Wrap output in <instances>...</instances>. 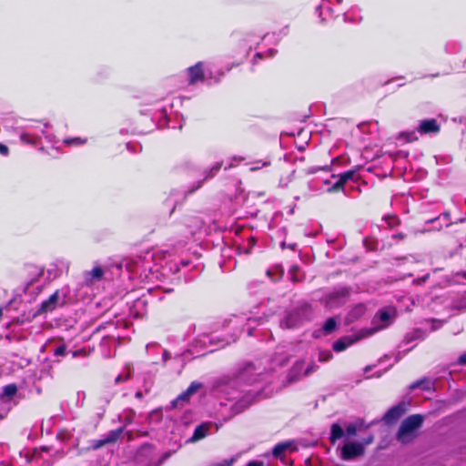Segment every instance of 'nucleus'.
Masks as SVG:
<instances>
[{
	"label": "nucleus",
	"instance_id": "26",
	"mask_svg": "<svg viewBox=\"0 0 466 466\" xmlns=\"http://www.w3.org/2000/svg\"><path fill=\"white\" fill-rule=\"evenodd\" d=\"M363 426V421L360 420L357 423L349 424L346 428L347 434L349 436H355L358 429Z\"/></svg>",
	"mask_w": 466,
	"mask_h": 466
},
{
	"label": "nucleus",
	"instance_id": "34",
	"mask_svg": "<svg viewBox=\"0 0 466 466\" xmlns=\"http://www.w3.org/2000/svg\"><path fill=\"white\" fill-rule=\"evenodd\" d=\"M455 308L460 310L466 309V292L463 294L461 300L456 303Z\"/></svg>",
	"mask_w": 466,
	"mask_h": 466
},
{
	"label": "nucleus",
	"instance_id": "17",
	"mask_svg": "<svg viewBox=\"0 0 466 466\" xmlns=\"http://www.w3.org/2000/svg\"><path fill=\"white\" fill-rule=\"evenodd\" d=\"M17 393V386L14 383L5 385L2 388L0 400L3 402H10Z\"/></svg>",
	"mask_w": 466,
	"mask_h": 466
},
{
	"label": "nucleus",
	"instance_id": "7",
	"mask_svg": "<svg viewBox=\"0 0 466 466\" xmlns=\"http://www.w3.org/2000/svg\"><path fill=\"white\" fill-rule=\"evenodd\" d=\"M306 311L307 308L303 307L288 312L280 321V326L287 329H292L299 326L304 320Z\"/></svg>",
	"mask_w": 466,
	"mask_h": 466
},
{
	"label": "nucleus",
	"instance_id": "58",
	"mask_svg": "<svg viewBox=\"0 0 466 466\" xmlns=\"http://www.w3.org/2000/svg\"><path fill=\"white\" fill-rule=\"evenodd\" d=\"M233 167V165H232V164H230L228 167H226V169H227V168H229V167Z\"/></svg>",
	"mask_w": 466,
	"mask_h": 466
},
{
	"label": "nucleus",
	"instance_id": "50",
	"mask_svg": "<svg viewBox=\"0 0 466 466\" xmlns=\"http://www.w3.org/2000/svg\"><path fill=\"white\" fill-rule=\"evenodd\" d=\"M168 358H169V353L167 350H165L163 352V359H164V360H167Z\"/></svg>",
	"mask_w": 466,
	"mask_h": 466
},
{
	"label": "nucleus",
	"instance_id": "23",
	"mask_svg": "<svg viewBox=\"0 0 466 466\" xmlns=\"http://www.w3.org/2000/svg\"><path fill=\"white\" fill-rule=\"evenodd\" d=\"M85 277L87 282L99 280L103 277V270L100 267H95L90 271L86 272Z\"/></svg>",
	"mask_w": 466,
	"mask_h": 466
},
{
	"label": "nucleus",
	"instance_id": "13",
	"mask_svg": "<svg viewBox=\"0 0 466 466\" xmlns=\"http://www.w3.org/2000/svg\"><path fill=\"white\" fill-rule=\"evenodd\" d=\"M204 66L203 62H198L196 65L187 68L189 84L193 85L204 80Z\"/></svg>",
	"mask_w": 466,
	"mask_h": 466
},
{
	"label": "nucleus",
	"instance_id": "57",
	"mask_svg": "<svg viewBox=\"0 0 466 466\" xmlns=\"http://www.w3.org/2000/svg\"><path fill=\"white\" fill-rule=\"evenodd\" d=\"M195 232H196V230H195V229H192V230L190 231V233H191L192 235H193V234H195Z\"/></svg>",
	"mask_w": 466,
	"mask_h": 466
},
{
	"label": "nucleus",
	"instance_id": "41",
	"mask_svg": "<svg viewBox=\"0 0 466 466\" xmlns=\"http://www.w3.org/2000/svg\"><path fill=\"white\" fill-rule=\"evenodd\" d=\"M373 436L372 435H370L368 436L367 438H365L362 442H360L361 444H363V447L365 448L366 445H369L370 443H372L373 441Z\"/></svg>",
	"mask_w": 466,
	"mask_h": 466
},
{
	"label": "nucleus",
	"instance_id": "24",
	"mask_svg": "<svg viewBox=\"0 0 466 466\" xmlns=\"http://www.w3.org/2000/svg\"><path fill=\"white\" fill-rule=\"evenodd\" d=\"M343 430L339 424L334 423L331 425V431L329 437L331 443L334 444L339 439H340L343 436Z\"/></svg>",
	"mask_w": 466,
	"mask_h": 466
},
{
	"label": "nucleus",
	"instance_id": "18",
	"mask_svg": "<svg viewBox=\"0 0 466 466\" xmlns=\"http://www.w3.org/2000/svg\"><path fill=\"white\" fill-rule=\"evenodd\" d=\"M355 175H356L355 171H346V172L342 173L339 177V179L328 190L329 191L339 190L348 180L354 179Z\"/></svg>",
	"mask_w": 466,
	"mask_h": 466
},
{
	"label": "nucleus",
	"instance_id": "44",
	"mask_svg": "<svg viewBox=\"0 0 466 466\" xmlns=\"http://www.w3.org/2000/svg\"><path fill=\"white\" fill-rule=\"evenodd\" d=\"M240 322H242V319L241 318H238V317H235L233 319H230L229 320V324H233L234 326H237L238 324H239Z\"/></svg>",
	"mask_w": 466,
	"mask_h": 466
},
{
	"label": "nucleus",
	"instance_id": "14",
	"mask_svg": "<svg viewBox=\"0 0 466 466\" xmlns=\"http://www.w3.org/2000/svg\"><path fill=\"white\" fill-rule=\"evenodd\" d=\"M296 450V447L294 446V442L288 441L279 442L272 450V455L276 458H279L280 460H283V456L286 451H293Z\"/></svg>",
	"mask_w": 466,
	"mask_h": 466
},
{
	"label": "nucleus",
	"instance_id": "12",
	"mask_svg": "<svg viewBox=\"0 0 466 466\" xmlns=\"http://www.w3.org/2000/svg\"><path fill=\"white\" fill-rule=\"evenodd\" d=\"M440 125L434 118L424 119L420 121L417 132L420 135L437 134L440 131Z\"/></svg>",
	"mask_w": 466,
	"mask_h": 466
},
{
	"label": "nucleus",
	"instance_id": "29",
	"mask_svg": "<svg viewBox=\"0 0 466 466\" xmlns=\"http://www.w3.org/2000/svg\"><path fill=\"white\" fill-rule=\"evenodd\" d=\"M276 51L272 48L268 49L266 53L257 52L254 56L253 62L256 63L257 59H261L263 57H272L275 55Z\"/></svg>",
	"mask_w": 466,
	"mask_h": 466
},
{
	"label": "nucleus",
	"instance_id": "9",
	"mask_svg": "<svg viewBox=\"0 0 466 466\" xmlns=\"http://www.w3.org/2000/svg\"><path fill=\"white\" fill-rule=\"evenodd\" d=\"M365 337H368V336L365 333L364 329L360 330L356 335L344 336L333 343L332 349L336 352H341V351L345 350L346 349H348L350 346H351L356 341H358Z\"/></svg>",
	"mask_w": 466,
	"mask_h": 466
},
{
	"label": "nucleus",
	"instance_id": "32",
	"mask_svg": "<svg viewBox=\"0 0 466 466\" xmlns=\"http://www.w3.org/2000/svg\"><path fill=\"white\" fill-rule=\"evenodd\" d=\"M288 361H289L288 356H286V355L282 356V352L278 353L274 357V360H273L274 363H279L280 366L285 365L286 363H288Z\"/></svg>",
	"mask_w": 466,
	"mask_h": 466
},
{
	"label": "nucleus",
	"instance_id": "54",
	"mask_svg": "<svg viewBox=\"0 0 466 466\" xmlns=\"http://www.w3.org/2000/svg\"><path fill=\"white\" fill-rule=\"evenodd\" d=\"M136 397H137V398H141V397H142V392H141V391H137V392L136 393Z\"/></svg>",
	"mask_w": 466,
	"mask_h": 466
},
{
	"label": "nucleus",
	"instance_id": "55",
	"mask_svg": "<svg viewBox=\"0 0 466 466\" xmlns=\"http://www.w3.org/2000/svg\"><path fill=\"white\" fill-rule=\"evenodd\" d=\"M368 242H369V239H365V240H364V245H365L368 248H370L368 247Z\"/></svg>",
	"mask_w": 466,
	"mask_h": 466
},
{
	"label": "nucleus",
	"instance_id": "46",
	"mask_svg": "<svg viewBox=\"0 0 466 466\" xmlns=\"http://www.w3.org/2000/svg\"><path fill=\"white\" fill-rule=\"evenodd\" d=\"M459 363L462 364V365H466V352L460 356Z\"/></svg>",
	"mask_w": 466,
	"mask_h": 466
},
{
	"label": "nucleus",
	"instance_id": "60",
	"mask_svg": "<svg viewBox=\"0 0 466 466\" xmlns=\"http://www.w3.org/2000/svg\"><path fill=\"white\" fill-rule=\"evenodd\" d=\"M465 277H466V272H465Z\"/></svg>",
	"mask_w": 466,
	"mask_h": 466
},
{
	"label": "nucleus",
	"instance_id": "52",
	"mask_svg": "<svg viewBox=\"0 0 466 466\" xmlns=\"http://www.w3.org/2000/svg\"><path fill=\"white\" fill-rule=\"evenodd\" d=\"M392 238H400V239H402L403 238V235L402 234H397V235H393Z\"/></svg>",
	"mask_w": 466,
	"mask_h": 466
},
{
	"label": "nucleus",
	"instance_id": "3",
	"mask_svg": "<svg viewBox=\"0 0 466 466\" xmlns=\"http://www.w3.org/2000/svg\"><path fill=\"white\" fill-rule=\"evenodd\" d=\"M424 417L414 414L407 417L400 424L397 433V440L401 443H408L415 438V431L421 427Z\"/></svg>",
	"mask_w": 466,
	"mask_h": 466
},
{
	"label": "nucleus",
	"instance_id": "33",
	"mask_svg": "<svg viewBox=\"0 0 466 466\" xmlns=\"http://www.w3.org/2000/svg\"><path fill=\"white\" fill-rule=\"evenodd\" d=\"M105 445H106V442L104 437H102L99 440L93 441L91 443V448L93 450H98Z\"/></svg>",
	"mask_w": 466,
	"mask_h": 466
},
{
	"label": "nucleus",
	"instance_id": "16",
	"mask_svg": "<svg viewBox=\"0 0 466 466\" xmlns=\"http://www.w3.org/2000/svg\"><path fill=\"white\" fill-rule=\"evenodd\" d=\"M266 36H267L266 35L264 36H260V35H256L253 33H247L243 36V39H242L243 46H246L248 49V52H249L253 48H257V46L258 45V40H262Z\"/></svg>",
	"mask_w": 466,
	"mask_h": 466
},
{
	"label": "nucleus",
	"instance_id": "51",
	"mask_svg": "<svg viewBox=\"0 0 466 466\" xmlns=\"http://www.w3.org/2000/svg\"><path fill=\"white\" fill-rule=\"evenodd\" d=\"M180 264H181L183 267H187V266H188V264H189V262H188V260H184V259H183V260H181V261H180Z\"/></svg>",
	"mask_w": 466,
	"mask_h": 466
},
{
	"label": "nucleus",
	"instance_id": "53",
	"mask_svg": "<svg viewBox=\"0 0 466 466\" xmlns=\"http://www.w3.org/2000/svg\"><path fill=\"white\" fill-rule=\"evenodd\" d=\"M201 228V221L198 220L196 223V228Z\"/></svg>",
	"mask_w": 466,
	"mask_h": 466
},
{
	"label": "nucleus",
	"instance_id": "42",
	"mask_svg": "<svg viewBox=\"0 0 466 466\" xmlns=\"http://www.w3.org/2000/svg\"><path fill=\"white\" fill-rule=\"evenodd\" d=\"M431 324H432L431 329L435 330V329H439L441 326L442 322L440 321V320H435L434 319V320L431 321Z\"/></svg>",
	"mask_w": 466,
	"mask_h": 466
},
{
	"label": "nucleus",
	"instance_id": "48",
	"mask_svg": "<svg viewBox=\"0 0 466 466\" xmlns=\"http://www.w3.org/2000/svg\"><path fill=\"white\" fill-rule=\"evenodd\" d=\"M422 383H423V381H422V380L416 381V382H414V383L410 386V388H411V389L419 388V387H420V385H421Z\"/></svg>",
	"mask_w": 466,
	"mask_h": 466
},
{
	"label": "nucleus",
	"instance_id": "40",
	"mask_svg": "<svg viewBox=\"0 0 466 466\" xmlns=\"http://www.w3.org/2000/svg\"><path fill=\"white\" fill-rule=\"evenodd\" d=\"M386 221L390 227H393L398 223V218L394 216L386 218Z\"/></svg>",
	"mask_w": 466,
	"mask_h": 466
},
{
	"label": "nucleus",
	"instance_id": "8",
	"mask_svg": "<svg viewBox=\"0 0 466 466\" xmlns=\"http://www.w3.org/2000/svg\"><path fill=\"white\" fill-rule=\"evenodd\" d=\"M365 452L363 444L360 442H348L341 449L340 458L343 461H351L362 456Z\"/></svg>",
	"mask_w": 466,
	"mask_h": 466
},
{
	"label": "nucleus",
	"instance_id": "47",
	"mask_svg": "<svg viewBox=\"0 0 466 466\" xmlns=\"http://www.w3.org/2000/svg\"><path fill=\"white\" fill-rule=\"evenodd\" d=\"M247 466H263V463L261 461H251L247 464Z\"/></svg>",
	"mask_w": 466,
	"mask_h": 466
},
{
	"label": "nucleus",
	"instance_id": "21",
	"mask_svg": "<svg viewBox=\"0 0 466 466\" xmlns=\"http://www.w3.org/2000/svg\"><path fill=\"white\" fill-rule=\"evenodd\" d=\"M366 312V307L363 304L356 305L348 314L347 320L352 322L362 317Z\"/></svg>",
	"mask_w": 466,
	"mask_h": 466
},
{
	"label": "nucleus",
	"instance_id": "45",
	"mask_svg": "<svg viewBox=\"0 0 466 466\" xmlns=\"http://www.w3.org/2000/svg\"><path fill=\"white\" fill-rule=\"evenodd\" d=\"M247 321H248L247 325L248 326V327L247 328V329H248V335H249V336H251L252 332H251L250 323H251V322H253V321H255V320H254L253 319H251V318H248V319H247Z\"/></svg>",
	"mask_w": 466,
	"mask_h": 466
},
{
	"label": "nucleus",
	"instance_id": "25",
	"mask_svg": "<svg viewBox=\"0 0 466 466\" xmlns=\"http://www.w3.org/2000/svg\"><path fill=\"white\" fill-rule=\"evenodd\" d=\"M337 327V322L334 318H329L323 324V331L325 334L331 333Z\"/></svg>",
	"mask_w": 466,
	"mask_h": 466
},
{
	"label": "nucleus",
	"instance_id": "11",
	"mask_svg": "<svg viewBox=\"0 0 466 466\" xmlns=\"http://www.w3.org/2000/svg\"><path fill=\"white\" fill-rule=\"evenodd\" d=\"M242 332V329H239L238 330L236 333H234L233 335H231L228 339H219L218 336L216 335H211V336H208V335H203L199 338V341L203 344H206V342L208 340L210 342L211 345H216L218 346V348H222L228 344H230L231 342L235 341L239 333Z\"/></svg>",
	"mask_w": 466,
	"mask_h": 466
},
{
	"label": "nucleus",
	"instance_id": "19",
	"mask_svg": "<svg viewBox=\"0 0 466 466\" xmlns=\"http://www.w3.org/2000/svg\"><path fill=\"white\" fill-rule=\"evenodd\" d=\"M316 13L322 21L328 19L332 13V9L329 6V2L327 0H322V3L316 7Z\"/></svg>",
	"mask_w": 466,
	"mask_h": 466
},
{
	"label": "nucleus",
	"instance_id": "39",
	"mask_svg": "<svg viewBox=\"0 0 466 466\" xmlns=\"http://www.w3.org/2000/svg\"><path fill=\"white\" fill-rule=\"evenodd\" d=\"M8 154H9L8 147L4 144H0V155L6 157V156H8Z\"/></svg>",
	"mask_w": 466,
	"mask_h": 466
},
{
	"label": "nucleus",
	"instance_id": "28",
	"mask_svg": "<svg viewBox=\"0 0 466 466\" xmlns=\"http://www.w3.org/2000/svg\"><path fill=\"white\" fill-rule=\"evenodd\" d=\"M222 167V162H217L213 167L205 171V179L210 178L213 176H215L216 173L219 171V169Z\"/></svg>",
	"mask_w": 466,
	"mask_h": 466
},
{
	"label": "nucleus",
	"instance_id": "22",
	"mask_svg": "<svg viewBox=\"0 0 466 466\" xmlns=\"http://www.w3.org/2000/svg\"><path fill=\"white\" fill-rule=\"evenodd\" d=\"M123 432H124V428L120 427L118 429L110 431L108 433H106L103 437H104L106 444H111V443L116 442L122 436Z\"/></svg>",
	"mask_w": 466,
	"mask_h": 466
},
{
	"label": "nucleus",
	"instance_id": "4",
	"mask_svg": "<svg viewBox=\"0 0 466 466\" xmlns=\"http://www.w3.org/2000/svg\"><path fill=\"white\" fill-rule=\"evenodd\" d=\"M69 288L63 287L54 292L47 299L41 303L39 313L52 312L57 307L64 306L69 300Z\"/></svg>",
	"mask_w": 466,
	"mask_h": 466
},
{
	"label": "nucleus",
	"instance_id": "27",
	"mask_svg": "<svg viewBox=\"0 0 466 466\" xmlns=\"http://www.w3.org/2000/svg\"><path fill=\"white\" fill-rule=\"evenodd\" d=\"M131 375V366L129 364H127L125 366V372L124 373H121L119 374L116 378V383H120V382H124L126 381L127 380L129 379Z\"/></svg>",
	"mask_w": 466,
	"mask_h": 466
},
{
	"label": "nucleus",
	"instance_id": "35",
	"mask_svg": "<svg viewBox=\"0 0 466 466\" xmlns=\"http://www.w3.org/2000/svg\"><path fill=\"white\" fill-rule=\"evenodd\" d=\"M72 358H78V357H86L87 351L85 349H80L76 350L70 351Z\"/></svg>",
	"mask_w": 466,
	"mask_h": 466
},
{
	"label": "nucleus",
	"instance_id": "10",
	"mask_svg": "<svg viewBox=\"0 0 466 466\" xmlns=\"http://www.w3.org/2000/svg\"><path fill=\"white\" fill-rule=\"evenodd\" d=\"M409 403L408 402H400L397 405L391 407L383 416V420L390 424L396 421L399 418H400L406 411L408 410Z\"/></svg>",
	"mask_w": 466,
	"mask_h": 466
},
{
	"label": "nucleus",
	"instance_id": "20",
	"mask_svg": "<svg viewBox=\"0 0 466 466\" xmlns=\"http://www.w3.org/2000/svg\"><path fill=\"white\" fill-rule=\"evenodd\" d=\"M210 427L211 423H202L198 425L194 431L191 441H197L206 437Z\"/></svg>",
	"mask_w": 466,
	"mask_h": 466
},
{
	"label": "nucleus",
	"instance_id": "15",
	"mask_svg": "<svg viewBox=\"0 0 466 466\" xmlns=\"http://www.w3.org/2000/svg\"><path fill=\"white\" fill-rule=\"evenodd\" d=\"M203 387L202 383L198 381H193L188 388L182 392L172 403L173 406H177L178 402L184 401L189 399L190 396L195 394L198 390Z\"/></svg>",
	"mask_w": 466,
	"mask_h": 466
},
{
	"label": "nucleus",
	"instance_id": "59",
	"mask_svg": "<svg viewBox=\"0 0 466 466\" xmlns=\"http://www.w3.org/2000/svg\"><path fill=\"white\" fill-rule=\"evenodd\" d=\"M340 0H338V2H339Z\"/></svg>",
	"mask_w": 466,
	"mask_h": 466
},
{
	"label": "nucleus",
	"instance_id": "1",
	"mask_svg": "<svg viewBox=\"0 0 466 466\" xmlns=\"http://www.w3.org/2000/svg\"><path fill=\"white\" fill-rule=\"evenodd\" d=\"M262 373L257 371V368L248 363L243 368L239 369L238 372L232 377H222L217 380L212 388V393L215 397L221 400L220 405L226 406L227 404L222 401L236 400L230 407L231 415L240 412L245 407L248 406L249 401L240 400V391L237 389L241 384H252L259 381Z\"/></svg>",
	"mask_w": 466,
	"mask_h": 466
},
{
	"label": "nucleus",
	"instance_id": "56",
	"mask_svg": "<svg viewBox=\"0 0 466 466\" xmlns=\"http://www.w3.org/2000/svg\"><path fill=\"white\" fill-rule=\"evenodd\" d=\"M127 148L128 150H131V147H130V144H129V143H127Z\"/></svg>",
	"mask_w": 466,
	"mask_h": 466
},
{
	"label": "nucleus",
	"instance_id": "43",
	"mask_svg": "<svg viewBox=\"0 0 466 466\" xmlns=\"http://www.w3.org/2000/svg\"><path fill=\"white\" fill-rule=\"evenodd\" d=\"M416 139H417V136H416V132L415 131L407 134V140L408 141L410 142V141H413V140H416Z\"/></svg>",
	"mask_w": 466,
	"mask_h": 466
},
{
	"label": "nucleus",
	"instance_id": "36",
	"mask_svg": "<svg viewBox=\"0 0 466 466\" xmlns=\"http://www.w3.org/2000/svg\"><path fill=\"white\" fill-rule=\"evenodd\" d=\"M66 347L65 344L58 346L54 351L55 356H64V355H66Z\"/></svg>",
	"mask_w": 466,
	"mask_h": 466
},
{
	"label": "nucleus",
	"instance_id": "37",
	"mask_svg": "<svg viewBox=\"0 0 466 466\" xmlns=\"http://www.w3.org/2000/svg\"><path fill=\"white\" fill-rule=\"evenodd\" d=\"M332 357V354L330 351H326V352H320L319 353V360L320 361H328L331 359Z\"/></svg>",
	"mask_w": 466,
	"mask_h": 466
},
{
	"label": "nucleus",
	"instance_id": "31",
	"mask_svg": "<svg viewBox=\"0 0 466 466\" xmlns=\"http://www.w3.org/2000/svg\"><path fill=\"white\" fill-rule=\"evenodd\" d=\"M270 165L269 161L263 160V161H257L252 163L251 167H249L250 171H257L260 169L262 167H268Z\"/></svg>",
	"mask_w": 466,
	"mask_h": 466
},
{
	"label": "nucleus",
	"instance_id": "49",
	"mask_svg": "<svg viewBox=\"0 0 466 466\" xmlns=\"http://www.w3.org/2000/svg\"><path fill=\"white\" fill-rule=\"evenodd\" d=\"M442 219L445 221V226H449L450 225V219H449V215L448 214H444L443 217H442Z\"/></svg>",
	"mask_w": 466,
	"mask_h": 466
},
{
	"label": "nucleus",
	"instance_id": "30",
	"mask_svg": "<svg viewBox=\"0 0 466 466\" xmlns=\"http://www.w3.org/2000/svg\"><path fill=\"white\" fill-rule=\"evenodd\" d=\"M84 143H86V139H82L80 137L66 138L64 140V144L67 146H79Z\"/></svg>",
	"mask_w": 466,
	"mask_h": 466
},
{
	"label": "nucleus",
	"instance_id": "2",
	"mask_svg": "<svg viewBox=\"0 0 466 466\" xmlns=\"http://www.w3.org/2000/svg\"><path fill=\"white\" fill-rule=\"evenodd\" d=\"M48 125L46 123L36 122L34 125L27 126L25 129L21 130L19 137L21 143L33 147L41 144L42 136L49 143H54L53 137L46 131Z\"/></svg>",
	"mask_w": 466,
	"mask_h": 466
},
{
	"label": "nucleus",
	"instance_id": "5",
	"mask_svg": "<svg viewBox=\"0 0 466 466\" xmlns=\"http://www.w3.org/2000/svg\"><path fill=\"white\" fill-rule=\"evenodd\" d=\"M350 296V289L345 287L335 288L325 293L320 301L327 308L334 309L343 305Z\"/></svg>",
	"mask_w": 466,
	"mask_h": 466
},
{
	"label": "nucleus",
	"instance_id": "38",
	"mask_svg": "<svg viewBox=\"0 0 466 466\" xmlns=\"http://www.w3.org/2000/svg\"><path fill=\"white\" fill-rule=\"evenodd\" d=\"M428 278H429V274H426V275L422 276L421 278L413 279V283L415 285H420V284L424 283L428 279Z\"/></svg>",
	"mask_w": 466,
	"mask_h": 466
},
{
	"label": "nucleus",
	"instance_id": "6",
	"mask_svg": "<svg viewBox=\"0 0 466 466\" xmlns=\"http://www.w3.org/2000/svg\"><path fill=\"white\" fill-rule=\"evenodd\" d=\"M395 316V310L392 309H384L378 312V314L374 317L373 323L376 325V328L364 329L367 336L372 335L377 330L382 329L388 327L390 324L391 319Z\"/></svg>",
	"mask_w": 466,
	"mask_h": 466
}]
</instances>
